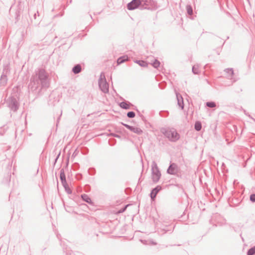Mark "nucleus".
<instances>
[{
	"label": "nucleus",
	"instance_id": "obj_1",
	"mask_svg": "<svg viewBox=\"0 0 255 255\" xmlns=\"http://www.w3.org/2000/svg\"><path fill=\"white\" fill-rule=\"evenodd\" d=\"M48 77V74L44 69L42 68L38 69L35 71V74L33 75L30 79L28 84V89L31 92H36L40 87V89L37 92V94L39 95L42 89L47 88L49 87Z\"/></svg>",
	"mask_w": 255,
	"mask_h": 255
},
{
	"label": "nucleus",
	"instance_id": "obj_2",
	"mask_svg": "<svg viewBox=\"0 0 255 255\" xmlns=\"http://www.w3.org/2000/svg\"><path fill=\"white\" fill-rule=\"evenodd\" d=\"M127 7L129 10L137 8L155 10L157 8V3L153 0H132L127 4Z\"/></svg>",
	"mask_w": 255,
	"mask_h": 255
},
{
	"label": "nucleus",
	"instance_id": "obj_3",
	"mask_svg": "<svg viewBox=\"0 0 255 255\" xmlns=\"http://www.w3.org/2000/svg\"><path fill=\"white\" fill-rule=\"evenodd\" d=\"M161 132L171 142H176L180 139V135L174 128H162Z\"/></svg>",
	"mask_w": 255,
	"mask_h": 255
},
{
	"label": "nucleus",
	"instance_id": "obj_4",
	"mask_svg": "<svg viewBox=\"0 0 255 255\" xmlns=\"http://www.w3.org/2000/svg\"><path fill=\"white\" fill-rule=\"evenodd\" d=\"M7 107L12 111L16 112L19 107L17 98L14 96H9L5 101Z\"/></svg>",
	"mask_w": 255,
	"mask_h": 255
},
{
	"label": "nucleus",
	"instance_id": "obj_5",
	"mask_svg": "<svg viewBox=\"0 0 255 255\" xmlns=\"http://www.w3.org/2000/svg\"><path fill=\"white\" fill-rule=\"evenodd\" d=\"M152 179L154 183H157L161 177V173L155 161L151 164Z\"/></svg>",
	"mask_w": 255,
	"mask_h": 255
},
{
	"label": "nucleus",
	"instance_id": "obj_6",
	"mask_svg": "<svg viewBox=\"0 0 255 255\" xmlns=\"http://www.w3.org/2000/svg\"><path fill=\"white\" fill-rule=\"evenodd\" d=\"M103 73L101 74L100 77L98 80L99 86L100 90L104 93H108L109 91V84L107 83L105 76L104 75V78H102V75Z\"/></svg>",
	"mask_w": 255,
	"mask_h": 255
},
{
	"label": "nucleus",
	"instance_id": "obj_7",
	"mask_svg": "<svg viewBox=\"0 0 255 255\" xmlns=\"http://www.w3.org/2000/svg\"><path fill=\"white\" fill-rule=\"evenodd\" d=\"M60 179L61 183L65 189V190L68 194H71L72 193V190L69 188L66 179V176L63 168L61 169L60 171Z\"/></svg>",
	"mask_w": 255,
	"mask_h": 255
},
{
	"label": "nucleus",
	"instance_id": "obj_8",
	"mask_svg": "<svg viewBox=\"0 0 255 255\" xmlns=\"http://www.w3.org/2000/svg\"><path fill=\"white\" fill-rule=\"evenodd\" d=\"M179 170L180 168L176 163L170 161L166 172L170 175H176L179 172Z\"/></svg>",
	"mask_w": 255,
	"mask_h": 255
},
{
	"label": "nucleus",
	"instance_id": "obj_9",
	"mask_svg": "<svg viewBox=\"0 0 255 255\" xmlns=\"http://www.w3.org/2000/svg\"><path fill=\"white\" fill-rule=\"evenodd\" d=\"M162 189V187L160 185H157L153 188L150 193V197L151 200H154L158 193Z\"/></svg>",
	"mask_w": 255,
	"mask_h": 255
},
{
	"label": "nucleus",
	"instance_id": "obj_10",
	"mask_svg": "<svg viewBox=\"0 0 255 255\" xmlns=\"http://www.w3.org/2000/svg\"><path fill=\"white\" fill-rule=\"evenodd\" d=\"M174 228V226L172 225H169L168 226H163L160 229V232H162L161 234H164L167 233H171Z\"/></svg>",
	"mask_w": 255,
	"mask_h": 255
},
{
	"label": "nucleus",
	"instance_id": "obj_11",
	"mask_svg": "<svg viewBox=\"0 0 255 255\" xmlns=\"http://www.w3.org/2000/svg\"><path fill=\"white\" fill-rule=\"evenodd\" d=\"M176 98H177V104H178L179 107H180L181 108V109H183L184 107V102H183V99L182 96L180 94H178V93H176Z\"/></svg>",
	"mask_w": 255,
	"mask_h": 255
},
{
	"label": "nucleus",
	"instance_id": "obj_12",
	"mask_svg": "<svg viewBox=\"0 0 255 255\" xmlns=\"http://www.w3.org/2000/svg\"><path fill=\"white\" fill-rule=\"evenodd\" d=\"M131 105H132V104L130 102L127 101L122 102L119 104L120 107L122 109H125V110L129 109L130 108V106Z\"/></svg>",
	"mask_w": 255,
	"mask_h": 255
},
{
	"label": "nucleus",
	"instance_id": "obj_13",
	"mask_svg": "<svg viewBox=\"0 0 255 255\" xmlns=\"http://www.w3.org/2000/svg\"><path fill=\"white\" fill-rule=\"evenodd\" d=\"M81 198L85 202L90 205H93V202L92 201L91 198H90V197L88 195L86 194H83L81 195Z\"/></svg>",
	"mask_w": 255,
	"mask_h": 255
},
{
	"label": "nucleus",
	"instance_id": "obj_14",
	"mask_svg": "<svg viewBox=\"0 0 255 255\" xmlns=\"http://www.w3.org/2000/svg\"><path fill=\"white\" fill-rule=\"evenodd\" d=\"M82 71V66L80 64H76L72 68V71L75 74L80 73Z\"/></svg>",
	"mask_w": 255,
	"mask_h": 255
},
{
	"label": "nucleus",
	"instance_id": "obj_15",
	"mask_svg": "<svg viewBox=\"0 0 255 255\" xmlns=\"http://www.w3.org/2000/svg\"><path fill=\"white\" fill-rule=\"evenodd\" d=\"M7 81V75L1 74L0 78V86H5Z\"/></svg>",
	"mask_w": 255,
	"mask_h": 255
},
{
	"label": "nucleus",
	"instance_id": "obj_16",
	"mask_svg": "<svg viewBox=\"0 0 255 255\" xmlns=\"http://www.w3.org/2000/svg\"><path fill=\"white\" fill-rule=\"evenodd\" d=\"M128 57L127 55H124V56H121L119 58H118V59H117V64L120 65V64L124 63L126 61H127L128 60Z\"/></svg>",
	"mask_w": 255,
	"mask_h": 255
},
{
	"label": "nucleus",
	"instance_id": "obj_17",
	"mask_svg": "<svg viewBox=\"0 0 255 255\" xmlns=\"http://www.w3.org/2000/svg\"><path fill=\"white\" fill-rule=\"evenodd\" d=\"M130 130L138 135H141L143 132V131L141 128L133 126H131V128Z\"/></svg>",
	"mask_w": 255,
	"mask_h": 255
},
{
	"label": "nucleus",
	"instance_id": "obj_18",
	"mask_svg": "<svg viewBox=\"0 0 255 255\" xmlns=\"http://www.w3.org/2000/svg\"><path fill=\"white\" fill-rule=\"evenodd\" d=\"M134 62L138 64L139 66L142 67H146L148 66V63L146 62V61L144 60H136L134 61Z\"/></svg>",
	"mask_w": 255,
	"mask_h": 255
},
{
	"label": "nucleus",
	"instance_id": "obj_19",
	"mask_svg": "<svg viewBox=\"0 0 255 255\" xmlns=\"http://www.w3.org/2000/svg\"><path fill=\"white\" fill-rule=\"evenodd\" d=\"M194 128L197 131H199L201 130L202 124L200 121H196L195 123Z\"/></svg>",
	"mask_w": 255,
	"mask_h": 255
},
{
	"label": "nucleus",
	"instance_id": "obj_20",
	"mask_svg": "<svg viewBox=\"0 0 255 255\" xmlns=\"http://www.w3.org/2000/svg\"><path fill=\"white\" fill-rule=\"evenodd\" d=\"M192 71L194 74H199L200 73V71L199 70V65H194V66H193Z\"/></svg>",
	"mask_w": 255,
	"mask_h": 255
},
{
	"label": "nucleus",
	"instance_id": "obj_21",
	"mask_svg": "<svg viewBox=\"0 0 255 255\" xmlns=\"http://www.w3.org/2000/svg\"><path fill=\"white\" fill-rule=\"evenodd\" d=\"M9 71L10 70L8 65L6 64L4 65L1 74L7 75V74L9 72Z\"/></svg>",
	"mask_w": 255,
	"mask_h": 255
},
{
	"label": "nucleus",
	"instance_id": "obj_22",
	"mask_svg": "<svg viewBox=\"0 0 255 255\" xmlns=\"http://www.w3.org/2000/svg\"><path fill=\"white\" fill-rule=\"evenodd\" d=\"M186 8L187 14L189 15H192L193 14V8L192 6L190 4H187Z\"/></svg>",
	"mask_w": 255,
	"mask_h": 255
},
{
	"label": "nucleus",
	"instance_id": "obj_23",
	"mask_svg": "<svg viewBox=\"0 0 255 255\" xmlns=\"http://www.w3.org/2000/svg\"><path fill=\"white\" fill-rule=\"evenodd\" d=\"M247 254V255H254L255 254V246L249 249Z\"/></svg>",
	"mask_w": 255,
	"mask_h": 255
},
{
	"label": "nucleus",
	"instance_id": "obj_24",
	"mask_svg": "<svg viewBox=\"0 0 255 255\" xmlns=\"http://www.w3.org/2000/svg\"><path fill=\"white\" fill-rule=\"evenodd\" d=\"M160 64V62L157 59H155L154 61L151 63L152 66L155 68H157Z\"/></svg>",
	"mask_w": 255,
	"mask_h": 255
},
{
	"label": "nucleus",
	"instance_id": "obj_25",
	"mask_svg": "<svg viewBox=\"0 0 255 255\" xmlns=\"http://www.w3.org/2000/svg\"><path fill=\"white\" fill-rule=\"evenodd\" d=\"M206 105L209 108H214L216 106L215 102L212 101L206 102Z\"/></svg>",
	"mask_w": 255,
	"mask_h": 255
},
{
	"label": "nucleus",
	"instance_id": "obj_26",
	"mask_svg": "<svg viewBox=\"0 0 255 255\" xmlns=\"http://www.w3.org/2000/svg\"><path fill=\"white\" fill-rule=\"evenodd\" d=\"M225 71L229 74V76H232L234 74L233 68H227L225 70Z\"/></svg>",
	"mask_w": 255,
	"mask_h": 255
},
{
	"label": "nucleus",
	"instance_id": "obj_27",
	"mask_svg": "<svg viewBox=\"0 0 255 255\" xmlns=\"http://www.w3.org/2000/svg\"><path fill=\"white\" fill-rule=\"evenodd\" d=\"M169 112L167 111H160L159 112V115L162 117H166L168 116Z\"/></svg>",
	"mask_w": 255,
	"mask_h": 255
},
{
	"label": "nucleus",
	"instance_id": "obj_28",
	"mask_svg": "<svg viewBox=\"0 0 255 255\" xmlns=\"http://www.w3.org/2000/svg\"><path fill=\"white\" fill-rule=\"evenodd\" d=\"M81 153L84 154L86 155L88 154L89 152V149L87 147H82L81 149Z\"/></svg>",
	"mask_w": 255,
	"mask_h": 255
},
{
	"label": "nucleus",
	"instance_id": "obj_29",
	"mask_svg": "<svg viewBox=\"0 0 255 255\" xmlns=\"http://www.w3.org/2000/svg\"><path fill=\"white\" fill-rule=\"evenodd\" d=\"M64 251L66 253V255H74V252L68 249H64Z\"/></svg>",
	"mask_w": 255,
	"mask_h": 255
},
{
	"label": "nucleus",
	"instance_id": "obj_30",
	"mask_svg": "<svg viewBox=\"0 0 255 255\" xmlns=\"http://www.w3.org/2000/svg\"><path fill=\"white\" fill-rule=\"evenodd\" d=\"M127 115L129 118H133L135 116V114L133 111H130L127 113Z\"/></svg>",
	"mask_w": 255,
	"mask_h": 255
},
{
	"label": "nucleus",
	"instance_id": "obj_31",
	"mask_svg": "<svg viewBox=\"0 0 255 255\" xmlns=\"http://www.w3.org/2000/svg\"><path fill=\"white\" fill-rule=\"evenodd\" d=\"M88 173L90 175H94L96 173V170L94 168H90L88 169Z\"/></svg>",
	"mask_w": 255,
	"mask_h": 255
},
{
	"label": "nucleus",
	"instance_id": "obj_32",
	"mask_svg": "<svg viewBox=\"0 0 255 255\" xmlns=\"http://www.w3.org/2000/svg\"><path fill=\"white\" fill-rule=\"evenodd\" d=\"M116 143V140L114 138H112V139H110L109 140V144L111 145V146H113Z\"/></svg>",
	"mask_w": 255,
	"mask_h": 255
},
{
	"label": "nucleus",
	"instance_id": "obj_33",
	"mask_svg": "<svg viewBox=\"0 0 255 255\" xmlns=\"http://www.w3.org/2000/svg\"><path fill=\"white\" fill-rule=\"evenodd\" d=\"M128 206V205H125L124 207L122 208L119 211L118 213H122L124 212L126 210L127 207Z\"/></svg>",
	"mask_w": 255,
	"mask_h": 255
},
{
	"label": "nucleus",
	"instance_id": "obj_34",
	"mask_svg": "<svg viewBox=\"0 0 255 255\" xmlns=\"http://www.w3.org/2000/svg\"><path fill=\"white\" fill-rule=\"evenodd\" d=\"M90 189H91V187L89 185L86 184V185H85L84 190L85 192H88L90 191Z\"/></svg>",
	"mask_w": 255,
	"mask_h": 255
},
{
	"label": "nucleus",
	"instance_id": "obj_35",
	"mask_svg": "<svg viewBox=\"0 0 255 255\" xmlns=\"http://www.w3.org/2000/svg\"><path fill=\"white\" fill-rule=\"evenodd\" d=\"M250 199L252 202H255V193L252 194L250 195Z\"/></svg>",
	"mask_w": 255,
	"mask_h": 255
},
{
	"label": "nucleus",
	"instance_id": "obj_36",
	"mask_svg": "<svg viewBox=\"0 0 255 255\" xmlns=\"http://www.w3.org/2000/svg\"><path fill=\"white\" fill-rule=\"evenodd\" d=\"M175 186L178 187L179 189H180L182 192H184V189L181 184H175Z\"/></svg>",
	"mask_w": 255,
	"mask_h": 255
},
{
	"label": "nucleus",
	"instance_id": "obj_37",
	"mask_svg": "<svg viewBox=\"0 0 255 255\" xmlns=\"http://www.w3.org/2000/svg\"><path fill=\"white\" fill-rule=\"evenodd\" d=\"M121 124L123 125L124 127H125L126 128H127L128 129L130 130V128H131V126L128 125L124 123H121Z\"/></svg>",
	"mask_w": 255,
	"mask_h": 255
},
{
	"label": "nucleus",
	"instance_id": "obj_38",
	"mask_svg": "<svg viewBox=\"0 0 255 255\" xmlns=\"http://www.w3.org/2000/svg\"><path fill=\"white\" fill-rule=\"evenodd\" d=\"M82 178V174L81 173H78L76 175V178L77 180H81Z\"/></svg>",
	"mask_w": 255,
	"mask_h": 255
},
{
	"label": "nucleus",
	"instance_id": "obj_39",
	"mask_svg": "<svg viewBox=\"0 0 255 255\" xmlns=\"http://www.w3.org/2000/svg\"><path fill=\"white\" fill-rule=\"evenodd\" d=\"M244 113H245L247 116H249L251 119H252V120H253L254 121H255V119H254L253 117H252L251 116V115H249V114H248L247 113H246V110H244Z\"/></svg>",
	"mask_w": 255,
	"mask_h": 255
},
{
	"label": "nucleus",
	"instance_id": "obj_40",
	"mask_svg": "<svg viewBox=\"0 0 255 255\" xmlns=\"http://www.w3.org/2000/svg\"><path fill=\"white\" fill-rule=\"evenodd\" d=\"M112 135L115 137L117 138H120L121 136L119 134H116V133H112Z\"/></svg>",
	"mask_w": 255,
	"mask_h": 255
},
{
	"label": "nucleus",
	"instance_id": "obj_41",
	"mask_svg": "<svg viewBox=\"0 0 255 255\" xmlns=\"http://www.w3.org/2000/svg\"><path fill=\"white\" fill-rule=\"evenodd\" d=\"M37 14L38 15V16H39L38 11H37L36 13H34V14L33 15V17L34 19H36Z\"/></svg>",
	"mask_w": 255,
	"mask_h": 255
},
{
	"label": "nucleus",
	"instance_id": "obj_42",
	"mask_svg": "<svg viewBox=\"0 0 255 255\" xmlns=\"http://www.w3.org/2000/svg\"><path fill=\"white\" fill-rule=\"evenodd\" d=\"M77 154V149H76V150L74 151V153H73V154H72V157H75V156H76Z\"/></svg>",
	"mask_w": 255,
	"mask_h": 255
},
{
	"label": "nucleus",
	"instance_id": "obj_43",
	"mask_svg": "<svg viewBox=\"0 0 255 255\" xmlns=\"http://www.w3.org/2000/svg\"><path fill=\"white\" fill-rule=\"evenodd\" d=\"M141 119L143 121L145 122L146 121L145 118L143 116L141 115Z\"/></svg>",
	"mask_w": 255,
	"mask_h": 255
},
{
	"label": "nucleus",
	"instance_id": "obj_44",
	"mask_svg": "<svg viewBox=\"0 0 255 255\" xmlns=\"http://www.w3.org/2000/svg\"><path fill=\"white\" fill-rule=\"evenodd\" d=\"M60 119V117H59L58 118V119H57V125L58 124V123L59 122Z\"/></svg>",
	"mask_w": 255,
	"mask_h": 255
},
{
	"label": "nucleus",
	"instance_id": "obj_45",
	"mask_svg": "<svg viewBox=\"0 0 255 255\" xmlns=\"http://www.w3.org/2000/svg\"><path fill=\"white\" fill-rule=\"evenodd\" d=\"M60 155V152H59V153H58V154L57 155V156H56L57 159H58V158H59V157Z\"/></svg>",
	"mask_w": 255,
	"mask_h": 255
},
{
	"label": "nucleus",
	"instance_id": "obj_46",
	"mask_svg": "<svg viewBox=\"0 0 255 255\" xmlns=\"http://www.w3.org/2000/svg\"><path fill=\"white\" fill-rule=\"evenodd\" d=\"M57 160H58V159H57V158L56 157L55 160H54V165L55 164V163H56Z\"/></svg>",
	"mask_w": 255,
	"mask_h": 255
},
{
	"label": "nucleus",
	"instance_id": "obj_47",
	"mask_svg": "<svg viewBox=\"0 0 255 255\" xmlns=\"http://www.w3.org/2000/svg\"><path fill=\"white\" fill-rule=\"evenodd\" d=\"M68 163H69V157H68L67 161L66 162V166H67L68 165Z\"/></svg>",
	"mask_w": 255,
	"mask_h": 255
},
{
	"label": "nucleus",
	"instance_id": "obj_48",
	"mask_svg": "<svg viewBox=\"0 0 255 255\" xmlns=\"http://www.w3.org/2000/svg\"><path fill=\"white\" fill-rule=\"evenodd\" d=\"M56 236H57V238H58V239H60V235H59V234H57L56 235Z\"/></svg>",
	"mask_w": 255,
	"mask_h": 255
},
{
	"label": "nucleus",
	"instance_id": "obj_49",
	"mask_svg": "<svg viewBox=\"0 0 255 255\" xmlns=\"http://www.w3.org/2000/svg\"><path fill=\"white\" fill-rule=\"evenodd\" d=\"M161 83H159V84H158L159 87V88H160V89H163V87H161Z\"/></svg>",
	"mask_w": 255,
	"mask_h": 255
},
{
	"label": "nucleus",
	"instance_id": "obj_50",
	"mask_svg": "<svg viewBox=\"0 0 255 255\" xmlns=\"http://www.w3.org/2000/svg\"><path fill=\"white\" fill-rule=\"evenodd\" d=\"M234 129H235V130H237V126H235L234 127Z\"/></svg>",
	"mask_w": 255,
	"mask_h": 255
},
{
	"label": "nucleus",
	"instance_id": "obj_51",
	"mask_svg": "<svg viewBox=\"0 0 255 255\" xmlns=\"http://www.w3.org/2000/svg\"><path fill=\"white\" fill-rule=\"evenodd\" d=\"M240 236L241 237V238H242V239L243 241H244V239H243V238L242 237V235H240Z\"/></svg>",
	"mask_w": 255,
	"mask_h": 255
},
{
	"label": "nucleus",
	"instance_id": "obj_52",
	"mask_svg": "<svg viewBox=\"0 0 255 255\" xmlns=\"http://www.w3.org/2000/svg\"><path fill=\"white\" fill-rule=\"evenodd\" d=\"M90 16L91 18L93 19V17H92V15L91 14H90Z\"/></svg>",
	"mask_w": 255,
	"mask_h": 255
}]
</instances>
